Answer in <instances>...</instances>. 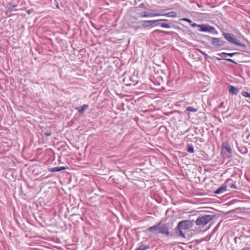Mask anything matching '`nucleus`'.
<instances>
[{
  "mask_svg": "<svg viewBox=\"0 0 250 250\" xmlns=\"http://www.w3.org/2000/svg\"><path fill=\"white\" fill-rule=\"evenodd\" d=\"M211 42L213 45L217 46H221L223 44V41L220 38H212Z\"/></svg>",
  "mask_w": 250,
  "mask_h": 250,
  "instance_id": "6e6552de",
  "label": "nucleus"
},
{
  "mask_svg": "<svg viewBox=\"0 0 250 250\" xmlns=\"http://www.w3.org/2000/svg\"><path fill=\"white\" fill-rule=\"evenodd\" d=\"M88 108V105L87 104H84L82 107L81 109H79V112H83V111L87 110Z\"/></svg>",
  "mask_w": 250,
  "mask_h": 250,
  "instance_id": "f3484780",
  "label": "nucleus"
},
{
  "mask_svg": "<svg viewBox=\"0 0 250 250\" xmlns=\"http://www.w3.org/2000/svg\"><path fill=\"white\" fill-rule=\"evenodd\" d=\"M183 20L188 21V22H191V21L188 19H184Z\"/></svg>",
  "mask_w": 250,
  "mask_h": 250,
  "instance_id": "a878e982",
  "label": "nucleus"
},
{
  "mask_svg": "<svg viewBox=\"0 0 250 250\" xmlns=\"http://www.w3.org/2000/svg\"><path fill=\"white\" fill-rule=\"evenodd\" d=\"M186 111L195 112L198 111V109L197 108H193L191 106H188L186 108Z\"/></svg>",
  "mask_w": 250,
  "mask_h": 250,
  "instance_id": "4468645a",
  "label": "nucleus"
},
{
  "mask_svg": "<svg viewBox=\"0 0 250 250\" xmlns=\"http://www.w3.org/2000/svg\"><path fill=\"white\" fill-rule=\"evenodd\" d=\"M191 25L192 27H195V26H197L198 27V25L196 24V23H193V24H191Z\"/></svg>",
  "mask_w": 250,
  "mask_h": 250,
  "instance_id": "cd10ccee",
  "label": "nucleus"
},
{
  "mask_svg": "<svg viewBox=\"0 0 250 250\" xmlns=\"http://www.w3.org/2000/svg\"><path fill=\"white\" fill-rule=\"evenodd\" d=\"M249 249H243L242 250H249Z\"/></svg>",
  "mask_w": 250,
  "mask_h": 250,
  "instance_id": "c756f323",
  "label": "nucleus"
},
{
  "mask_svg": "<svg viewBox=\"0 0 250 250\" xmlns=\"http://www.w3.org/2000/svg\"><path fill=\"white\" fill-rule=\"evenodd\" d=\"M154 32H161V31L160 30H156L154 31Z\"/></svg>",
  "mask_w": 250,
  "mask_h": 250,
  "instance_id": "c85d7f7f",
  "label": "nucleus"
},
{
  "mask_svg": "<svg viewBox=\"0 0 250 250\" xmlns=\"http://www.w3.org/2000/svg\"><path fill=\"white\" fill-rule=\"evenodd\" d=\"M242 95L245 97H248L250 98V93L247 92L243 91L242 92Z\"/></svg>",
  "mask_w": 250,
  "mask_h": 250,
  "instance_id": "a211bd4d",
  "label": "nucleus"
},
{
  "mask_svg": "<svg viewBox=\"0 0 250 250\" xmlns=\"http://www.w3.org/2000/svg\"><path fill=\"white\" fill-rule=\"evenodd\" d=\"M226 60L227 61H229V62H232L233 63H236L234 61H233L231 59H226Z\"/></svg>",
  "mask_w": 250,
  "mask_h": 250,
  "instance_id": "b1692460",
  "label": "nucleus"
},
{
  "mask_svg": "<svg viewBox=\"0 0 250 250\" xmlns=\"http://www.w3.org/2000/svg\"><path fill=\"white\" fill-rule=\"evenodd\" d=\"M231 181V179H228L226 182L225 183H224V185L221 187V188H218L215 192L214 193L215 194H220V193H223L224 192H225L226 191H227V188L228 187V183H229V182H230Z\"/></svg>",
  "mask_w": 250,
  "mask_h": 250,
  "instance_id": "20e7f679",
  "label": "nucleus"
},
{
  "mask_svg": "<svg viewBox=\"0 0 250 250\" xmlns=\"http://www.w3.org/2000/svg\"><path fill=\"white\" fill-rule=\"evenodd\" d=\"M160 224H161V223H160L158 224H156L155 226L149 227L146 230V231H155L159 229V227L160 226Z\"/></svg>",
  "mask_w": 250,
  "mask_h": 250,
  "instance_id": "9d476101",
  "label": "nucleus"
},
{
  "mask_svg": "<svg viewBox=\"0 0 250 250\" xmlns=\"http://www.w3.org/2000/svg\"><path fill=\"white\" fill-rule=\"evenodd\" d=\"M188 152L191 153H192L194 152V147L192 145L188 146Z\"/></svg>",
  "mask_w": 250,
  "mask_h": 250,
  "instance_id": "2eb2a0df",
  "label": "nucleus"
},
{
  "mask_svg": "<svg viewBox=\"0 0 250 250\" xmlns=\"http://www.w3.org/2000/svg\"><path fill=\"white\" fill-rule=\"evenodd\" d=\"M45 135L46 136H50L51 135V132L45 133Z\"/></svg>",
  "mask_w": 250,
  "mask_h": 250,
  "instance_id": "393cba45",
  "label": "nucleus"
},
{
  "mask_svg": "<svg viewBox=\"0 0 250 250\" xmlns=\"http://www.w3.org/2000/svg\"><path fill=\"white\" fill-rule=\"evenodd\" d=\"M166 19H161L158 20H150V21H146L143 23V25L146 27H148L152 25L154 23L156 22H159L162 21H167Z\"/></svg>",
  "mask_w": 250,
  "mask_h": 250,
  "instance_id": "423d86ee",
  "label": "nucleus"
},
{
  "mask_svg": "<svg viewBox=\"0 0 250 250\" xmlns=\"http://www.w3.org/2000/svg\"><path fill=\"white\" fill-rule=\"evenodd\" d=\"M149 248V245H141L138 248L136 249V250H146V249Z\"/></svg>",
  "mask_w": 250,
  "mask_h": 250,
  "instance_id": "ddd939ff",
  "label": "nucleus"
},
{
  "mask_svg": "<svg viewBox=\"0 0 250 250\" xmlns=\"http://www.w3.org/2000/svg\"><path fill=\"white\" fill-rule=\"evenodd\" d=\"M198 27L199 28L198 30L201 32H210L213 29V27L207 26L205 24L198 25Z\"/></svg>",
  "mask_w": 250,
  "mask_h": 250,
  "instance_id": "39448f33",
  "label": "nucleus"
},
{
  "mask_svg": "<svg viewBox=\"0 0 250 250\" xmlns=\"http://www.w3.org/2000/svg\"><path fill=\"white\" fill-rule=\"evenodd\" d=\"M223 35L226 39L230 42L233 43L237 45H239V42L237 41L235 35L230 33H223Z\"/></svg>",
  "mask_w": 250,
  "mask_h": 250,
  "instance_id": "7ed1b4c3",
  "label": "nucleus"
},
{
  "mask_svg": "<svg viewBox=\"0 0 250 250\" xmlns=\"http://www.w3.org/2000/svg\"><path fill=\"white\" fill-rule=\"evenodd\" d=\"M193 220H184L180 222L177 226L178 229H182L183 230L189 229L191 228L193 225Z\"/></svg>",
  "mask_w": 250,
  "mask_h": 250,
  "instance_id": "f03ea898",
  "label": "nucleus"
},
{
  "mask_svg": "<svg viewBox=\"0 0 250 250\" xmlns=\"http://www.w3.org/2000/svg\"><path fill=\"white\" fill-rule=\"evenodd\" d=\"M160 26L165 28H169L170 27V26L168 24L164 23L161 24Z\"/></svg>",
  "mask_w": 250,
  "mask_h": 250,
  "instance_id": "6ab92c4d",
  "label": "nucleus"
},
{
  "mask_svg": "<svg viewBox=\"0 0 250 250\" xmlns=\"http://www.w3.org/2000/svg\"><path fill=\"white\" fill-rule=\"evenodd\" d=\"M226 150L229 152V153H231V148L230 146H227L226 147Z\"/></svg>",
  "mask_w": 250,
  "mask_h": 250,
  "instance_id": "4be33fe9",
  "label": "nucleus"
},
{
  "mask_svg": "<svg viewBox=\"0 0 250 250\" xmlns=\"http://www.w3.org/2000/svg\"><path fill=\"white\" fill-rule=\"evenodd\" d=\"M177 15V14L174 12H169V13H166V14H162V15H160V14H155L154 16H176Z\"/></svg>",
  "mask_w": 250,
  "mask_h": 250,
  "instance_id": "f8f14e48",
  "label": "nucleus"
},
{
  "mask_svg": "<svg viewBox=\"0 0 250 250\" xmlns=\"http://www.w3.org/2000/svg\"><path fill=\"white\" fill-rule=\"evenodd\" d=\"M199 51L204 56L205 58L207 59V58H208L209 56H208V55L207 53H206L205 52H204L203 51L199 50Z\"/></svg>",
  "mask_w": 250,
  "mask_h": 250,
  "instance_id": "aec40b11",
  "label": "nucleus"
},
{
  "mask_svg": "<svg viewBox=\"0 0 250 250\" xmlns=\"http://www.w3.org/2000/svg\"><path fill=\"white\" fill-rule=\"evenodd\" d=\"M231 182H232V180L230 182H229V183H228V187L229 186L231 188L236 189L237 187L235 184L233 183H231Z\"/></svg>",
  "mask_w": 250,
  "mask_h": 250,
  "instance_id": "dca6fc26",
  "label": "nucleus"
},
{
  "mask_svg": "<svg viewBox=\"0 0 250 250\" xmlns=\"http://www.w3.org/2000/svg\"><path fill=\"white\" fill-rule=\"evenodd\" d=\"M213 219V217L211 215H204L199 216L196 219L195 222L197 226H204L209 222Z\"/></svg>",
  "mask_w": 250,
  "mask_h": 250,
  "instance_id": "f257e3e1",
  "label": "nucleus"
},
{
  "mask_svg": "<svg viewBox=\"0 0 250 250\" xmlns=\"http://www.w3.org/2000/svg\"><path fill=\"white\" fill-rule=\"evenodd\" d=\"M179 230V233H180V235H181V236H182L183 237H185V234L182 231V229H178Z\"/></svg>",
  "mask_w": 250,
  "mask_h": 250,
  "instance_id": "412c9836",
  "label": "nucleus"
},
{
  "mask_svg": "<svg viewBox=\"0 0 250 250\" xmlns=\"http://www.w3.org/2000/svg\"><path fill=\"white\" fill-rule=\"evenodd\" d=\"M229 92L233 94L236 95L238 92V89L234 87V86H230L229 89Z\"/></svg>",
  "mask_w": 250,
  "mask_h": 250,
  "instance_id": "9b49d317",
  "label": "nucleus"
},
{
  "mask_svg": "<svg viewBox=\"0 0 250 250\" xmlns=\"http://www.w3.org/2000/svg\"><path fill=\"white\" fill-rule=\"evenodd\" d=\"M144 4L143 3L141 4V6H144Z\"/></svg>",
  "mask_w": 250,
  "mask_h": 250,
  "instance_id": "7c9ffc66",
  "label": "nucleus"
},
{
  "mask_svg": "<svg viewBox=\"0 0 250 250\" xmlns=\"http://www.w3.org/2000/svg\"><path fill=\"white\" fill-rule=\"evenodd\" d=\"M66 169V167H57L52 168H48V170L52 172H55L58 171H60L62 170H65Z\"/></svg>",
  "mask_w": 250,
  "mask_h": 250,
  "instance_id": "1a4fd4ad",
  "label": "nucleus"
},
{
  "mask_svg": "<svg viewBox=\"0 0 250 250\" xmlns=\"http://www.w3.org/2000/svg\"><path fill=\"white\" fill-rule=\"evenodd\" d=\"M223 54H227L230 57H232L234 54H235V53H223Z\"/></svg>",
  "mask_w": 250,
  "mask_h": 250,
  "instance_id": "5701e85b",
  "label": "nucleus"
},
{
  "mask_svg": "<svg viewBox=\"0 0 250 250\" xmlns=\"http://www.w3.org/2000/svg\"><path fill=\"white\" fill-rule=\"evenodd\" d=\"M183 20L188 21V22H191V21L188 19H184Z\"/></svg>",
  "mask_w": 250,
  "mask_h": 250,
  "instance_id": "bb28decb",
  "label": "nucleus"
},
{
  "mask_svg": "<svg viewBox=\"0 0 250 250\" xmlns=\"http://www.w3.org/2000/svg\"><path fill=\"white\" fill-rule=\"evenodd\" d=\"M158 230H159V231L158 232V233L165 234L167 235H169V232L168 229L167 227L165 225H163L161 226H160L159 227Z\"/></svg>",
  "mask_w": 250,
  "mask_h": 250,
  "instance_id": "0eeeda50",
  "label": "nucleus"
}]
</instances>
